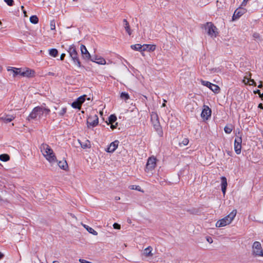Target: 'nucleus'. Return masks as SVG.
I'll list each match as a JSON object with an SVG mask.
<instances>
[{"instance_id":"40","label":"nucleus","mask_w":263,"mask_h":263,"mask_svg":"<svg viewBox=\"0 0 263 263\" xmlns=\"http://www.w3.org/2000/svg\"><path fill=\"white\" fill-rule=\"evenodd\" d=\"M4 1L9 6H12L13 5L14 2L13 0H4Z\"/></svg>"},{"instance_id":"12","label":"nucleus","mask_w":263,"mask_h":263,"mask_svg":"<svg viewBox=\"0 0 263 263\" xmlns=\"http://www.w3.org/2000/svg\"><path fill=\"white\" fill-rule=\"evenodd\" d=\"M242 139L241 137H237L234 141V149L237 154H239L241 151Z\"/></svg>"},{"instance_id":"30","label":"nucleus","mask_w":263,"mask_h":263,"mask_svg":"<svg viewBox=\"0 0 263 263\" xmlns=\"http://www.w3.org/2000/svg\"><path fill=\"white\" fill-rule=\"evenodd\" d=\"M49 55L53 57H56L58 54V51L56 49H51L49 50Z\"/></svg>"},{"instance_id":"51","label":"nucleus","mask_w":263,"mask_h":263,"mask_svg":"<svg viewBox=\"0 0 263 263\" xmlns=\"http://www.w3.org/2000/svg\"><path fill=\"white\" fill-rule=\"evenodd\" d=\"M262 82L260 81V84L258 85V87L259 88H262Z\"/></svg>"},{"instance_id":"24","label":"nucleus","mask_w":263,"mask_h":263,"mask_svg":"<svg viewBox=\"0 0 263 263\" xmlns=\"http://www.w3.org/2000/svg\"><path fill=\"white\" fill-rule=\"evenodd\" d=\"M123 25L125 29L126 30L127 33L130 35L132 34V31L130 29L129 24L126 19L123 20Z\"/></svg>"},{"instance_id":"16","label":"nucleus","mask_w":263,"mask_h":263,"mask_svg":"<svg viewBox=\"0 0 263 263\" xmlns=\"http://www.w3.org/2000/svg\"><path fill=\"white\" fill-rule=\"evenodd\" d=\"M7 70L12 72L13 77H15L17 75L21 76L22 68L8 67Z\"/></svg>"},{"instance_id":"33","label":"nucleus","mask_w":263,"mask_h":263,"mask_svg":"<svg viewBox=\"0 0 263 263\" xmlns=\"http://www.w3.org/2000/svg\"><path fill=\"white\" fill-rule=\"evenodd\" d=\"M120 97L122 99H123L125 101L129 99V95L126 92H122L120 95Z\"/></svg>"},{"instance_id":"28","label":"nucleus","mask_w":263,"mask_h":263,"mask_svg":"<svg viewBox=\"0 0 263 263\" xmlns=\"http://www.w3.org/2000/svg\"><path fill=\"white\" fill-rule=\"evenodd\" d=\"M233 127L232 125H226L224 128V130L227 134H230L233 130Z\"/></svg>"},{"instance_id":"39","label":"nucleus","mask_w":263,"mask_h":263,"mask_svg":"<svg viewBox=\"0 0 263 263\" xmlns=\"http://www.w3.org/2000/svg\"><path fill=\"white\" fill-rule=\"evenodd\" d=\"M129 188L130 189V190H137V191H140V189L141 187L138 186V185H130L129 186Z\"/></svg>"},{"instance_id":"20","label":"nucleus","mask_w":263,"mask_h":263,"mask_svg":"<svg viewBox=\"0 0 263 263\" xmlns=\"http://www.w3.org/2000/svg\"><path fill=\"white\" fill-rule=\"evenodd\" d=\"M221 190L223 194L224 195L226 191V189L227 186V179L225 177H222L221 178Z\"/></svg>"},{"instance_id":"13","label":"nucleus","mask_w":263,"mask_h":263,"mask_svg":"<svg viewBox=\"0 0 263 263\" xmlns=\"http://www.w3.org/2000/svg\"><path fill=\"white\" fill-rule=\"evenodd\" d=\"M262 249L261 243L258 241H255L252 246V254L257 256L259 251Z\"/></svg>"},{"instance_id":"45","label":"nucleus","mask_w":263,"mask_h":263,"mask_svg":"<svg viewBox=\"0 0 263 263\" xmlns=\"http://www.w3.org/2000/svg\"><path fill=\"white\" fill-rule=\"evenodd\" d=\"M188 143H189V140H188L187 139H184L182 141V144H183L184 145H186Z\"/></svg>"},{"instance_id":"5","label":"nucleus","mask_w":263,"mask_h":263,"mask_svg":"<svg viewBox=\"0 0 263 263\" xmlns=\"http://www.w3.org/2000/svg\"><path fill=\"white\" fill-rule=\"evenodd\" d=\"M151 121L153 123V126L158 134L161 136L162 135V130L159 120V118L157 114L155 112H152L151 114Z\"/></svg>"},{"instance_id":"7","label":"nucleus","mask_w":263,"mask_h":263,"mask_svg":"<svg viewBox=\"0 0 263 263\" xmlns=\"http://www.w3.org/2000/svg\"><path fill=\"white\" fill-rule=\"evenodd\" d=\"M156 158L153 156L149 157L147 161L146 167H145V172L147 173L152 174V171L155 169L156 166Z\"/></svg>"},{"instance_id":"18","label":"nucleus","mask_w":263,"mask_h":263,"mask_svg":"<svg viewBox=\"0 0 263 263\" xmlns=\"http://www.w3.org/2000/svg\"><path fill=\"white\" fill-rule=\"evenodd\" d=\"M15 118V116L12 115H5L0 117V120L8 123L12 121Z\"/></svg>"},{"instance_id":"46","label":"nucleus","mask_w":263,"mask_h":263,"mask_svg":"<svg viewBox=\"0 0 263 263\" xmlns=\"http://www.w3.org/2000/svg\"><path fill=\"white\" fill-rule=\"evenodd\" d=\"M257 256L263 257V250H262V249L258 252Z\"/></svg>"},{"instance_id":"15","label":"nucleus","mask_w":263,"mask_h":263,"mask_svg":"<svg viewBox=\"0 0 263 263\" xmlns=\"http://www.w3.org/2000/svg\"><path fill=\"white\" fill-rule=\"evenodd\" d=\"M34 75V71L33 70L29 68H26L25 69H22L21 76L25 77H32Z\"/></svg>"},{"instance_id":"42","label":"nucleus","mask_w":263,"mask_h":263,"mask_svg":"<svg viewBox=\"0 0 263 263\" xmlns=\"http://www.w3.org/2000/svg\"><path fill=\"white\" fill-rule=\"evenodd\" d=\"M113 227L115 229H118V230H119L121 228L120 225L117 223H115L113 224Z\"/></svg>"},{"instance_id":"59","label":"nucleus","mask_w":263,"mask_h":263,"mask_svg":"<svg viewBox=\"0 0 263 263\" xmlns=\"http://www.w3.org/2000/svg\"><path fill=\"white\" fill-rule=\"evenodd\" d=\"M21 8H22V10H23V9L24 8V6H22L21 7Z\"/></svg>"},{"instance_id":"22","label":"nucleus","mask_w":263,"mask_h":263,"mask_svg":"<svg viewBox=\"0 0 263 263\" xmlns=\"http://www.w3.org/2000/svg\"><path fill=\"white\" fill-rule=\"evenodd\" d=\"M156 49V45H149V44H144L143 45V51H153Z\"/></svg>"},{"instance_id":"23","label":"nucleus","mask_w":263,"mask_h":263,"mask_svg":"<svg viewBox=\"0 0 263 263\" xmlns=\"http://www.w3.org/2000/svg\"><path fill=\"white\" fill-rule=\"evenodd\" d=\"M82 226L89 233L92 234L95 236L98 235V232L92 228L85 224H82Z\"/></svg>"},{"instance_id":"49","label":"nucleus","mask_w":263,"mask_h":263,"mask_svg":"<svg viewBox=\"0 0 263 263\" xmlns=\"http://www.w3.org/2000/svg\"><path fill=\"white\" fill-rule=\"evenodd\" d=\"M110 124H111L110 127H111V129H114L116 128V126H117V123L115 125H114V123H110Z\"/></svg>"},{"instance_id":"37","label":"nucleus","mask_w":263,"mask_h":263,"mask_svg":"<svg viewBox=\"0 0 263 263\" xmlns=\"http://www.w3.org/2000/svg\"><path fill=\"white\" fill-rule=\"evenodd\" d=\"M85 97L86 96H81L80 97H79L77 100L78 101V102H79L80 103V104H82L85 100Z\"/></svg>"},{"instance_id":"4","label":"nucleus","mask_w":263,"mask_h":263,"mask_svg":"<svg viewBox=\"0 0 263 263\" xmlns=\"http://www.w3.org/2000/svg\"><path fill=\"white\" fill-rule=\"evenodd\" d=\"M67 51L74 64H76L78 67H81V64L78 57V54L76 46L73 44L71 45L68 47Z\"/></svg>"},{"instance_id":"10","label":"nucleus","mask_w":263,"mask_h":263,"mask_svg":"<svg viewBox=\"0 0 263 263\" xmlns=\"http://www.w3.org/2000/svg\"><path fill=\"white\" fill-rule=\"evenodd\" d=\"M247 12V9L243 7H240L237 8L233 14L232 20L233 21L239 18L241 16L245 14Z\"/></svg>"},{"instance_id":"56","label":"nucleus","mask_w":263,"mask_h":263,"mask_svg":"<svg viewBox=\"0 0 263 263\" xmlns=\"http://www.w3.org/2000/svg\"><path fill=\"white\" fill-rule=\"evenodd\" d=\"M49 75H50V76H53L54 75V73H52V72H49Z\"/></svg>"},{"instance_id":"3","label":"nucleus","mask_w":263,"mask_h":263,"mask_svg":"<svg viewBox=\"0 0 263 263\" xmlns=\"http://www.w3.org/2000/svg\"><path fill=\"white\" fill-rule=\"evenodd\" d=\"M237 214L236 210H233L229 215L219 220L216 223V227L220 228L230 224L234 220Z\"/></svg>"},{"instance_id":"9","label":"nucleus","mask_w":263,"mask_h":263,"mask_svg":"<svg viewBox=\"0 0 263 263\" xmlns=\"http://www.w3.org/2000/svg\"><path fill=\"white\" fill-rule=\"evenodd\" d=\"M99 123V118L97 115H92L89 116L87 120V126L88 127L96 126Z\"/></svg>"},{"instance_id":"55","label":"nucleus","mask_w":263,"mask_h":263,"mask_svg":"<svg viewBox=\"0 0 263 263\" xmlns=\"http://www.w3.org/2000/svg\"><path fill=\"white\" fill-rule=\"evenodd\" d=\"M164 103H163V104L162 105V107H165V102H166V101L164 100Z\"/></svg>"},{"instance_id":"25","label":"nucleus","mask_w":263,"mask_h":263,"mask_svg":"<svg viewBox=\"0 0 263 263\" xmlns=\"http://www.w3.org/2000/svg\"><path fill=\"white\" fill-rule=\"evenodd\" d=\"M131 48L133 50H136V51H143V45H141V44H135V45H132L130 46Z\"/></svg>"},{"instance_id":"19","label":"nucleus","mask_w":263,"mask_h":263,"mask_svg":"<svg viewBox=\"0 0 263 263\" xmlns=\"http://www.w3.org/2000/svg\"><path fill=\"white\" fill-rule=\"evenodd\" d=\"M118 143L119 142L118 141L111 142L107 148V151L109 153L114 152L118 147Z\"/></svg>"},{"instance_id":"38","label":"nucleus","mask_w":263,"mask_h":263,"mask_svg":"<svg viewBox=\"0 0 263 263\" xmlns=\"http://www.w3.org/2000/svg\"><path fill=\"white\" fill-rule=\"evenodd\" d=\"M80 144L83 148H86L89 147V142L87 141L84 143H80Z\"/></svg>"},{"instance_id":"48","label":"nucleus","mask_w":263,"mask_h":263,"mask_svg":"<svg viewBox=\"0 0 263 263\" xmlns=\"http://www.w3.org/2000/svg\"><path fill=\"white\" fill-rule=\"evenodd\" d=\"M206 240L210 243H211L213 242V239L211 237H206Z\"/></svg>"},{"instance_id":"57","label":"nucleus","mask_w":263,"mask_h":263,"mask_svg":"<svg viewBox=\"0 0 263 263\" xmlns=\"http://www.w3.org/2000/svg\"><path fill=\"white\" fill-rule=\"evenodd\" d=\"M52 263H59V262L57 260L53 261Z\"/></svg>"},{"instance_id":"58","label":"nucleus","mask_w":263,"mask_h":263,"mask_svg":"<svg viewBox=\"0 0 263 263\" xmlns=\"http://www.w3.org/2000/svg\"><path fill=\"white\" fill-rule=\"evenodd\" d=\"M23 12H24V13L25 14V15H26V12L25 10H23Z\"/></svg>"},{"instance_id":"53","label":"nucleus","mask_w":263,"mask_h":263,"mask_svg":"<svg viewBox=\"0 0 263 263\" xmlns=\"http://www.w3.org/2000/svg\"><path fill=\"white\" fill-rule=\"evenodd\" d=\"M115 199L116 200H119L120 199V198L119 197L116 196V197H115Z\"/></svg>"},{"instance_id":"36","label":"nucleus","mask_w":263,"mask_h":263,"mask_svg":"<svg viewBox=\"0 0 263 263\" xmlns=\"http://www.w3.org/2000/svg\"><path fill=\"white\" fill-rule=\"evenodd\" d=\"M50 26L51 30H53L55 29V22L54 20H52L50 21Z\"/></svg>"},{"instance_id":"31","label":"nucleus","mask_w":263,"mask_h":263,"mask_svg":"<svg viewBox=\"0 0 263 263\" xmlns=\"http://www.w3.org/2000/svg\"><path fill=\"white\" fill-rule=\"evenodd\" d=\"M71 106L73 108L80 109L81 108V104H80L77 99L72 103Z\"/></svg>"},{"instance_id":"35","label":"nucleus","mask_w":263,"mask_h":263,"mask_svg":"<svg viewBox=\"0 0 263 263\" xmlns=\"http://www.w3.org/2000/svg\"><path fill=\"white\" fill-rule=\"evenodd\" d=\"M66 111H67V108L66 107H62L61 108V109L60 110V111L59 112V115L60 116H63L65 114Z\"/></svg>"},{"instance_id":"43","label":"nucleus","mask_w":263,"mask_h":263,"mask_svg":"<svg viewBox=\"0 0 263 263\" xmlns=\"http://www.w3.org/2000/svg\"><path fill=\"white\" fill-rule=\"evenodd\" d=\"M250 85H254L255 86L256 85V82L254 81L253 79H251L249 81V83L248 84Z\"/></svg>"},{"instance_id":"47","label":"nucleus","mask_w":263,"mask_h":263,"mask_svg":"<svg viewBox=\"0 0 263 263\" xmlns=\"http://www.w3.org/2000/svg\"><path fill=\"white\" fill-rule=\"evenodd\" d=\"M254 39H258L259 37V34L258 33H254L253 35Z\"/></svg>"},{"instance_id":"44","label":"nucleus","mask_w":263,"mask_h":263,"mask_svg":"<svg viewBox=\"0 0 263 263\" xmlns=\"http://www.w3.org/2000/svg\"><path fill=\"white\" fill-rule=\"evenodd\" d=\"M249 0H243V2H242L241 4V7H242L243 6H245L248 2Z\"/></svg>"},{"instance_id":"8","label":"nucleus","mask_w":263,"mask_h":263,"mask_svg":"<svg viewBox=\"0 0 263 263\" xmlns=\"http://www.w3.org/2000/svg\"><path fill=\"white\" fill-rule=\"evenodd\" d=\"M200 82L202 85L209 88L214 93H217L219 92L220 88L218 85L211 83L209 81H206L202 80H201Z\"/></svg>"},{"instance_id":"52","label":"nucleus","mask_w":263,"mask_h":263,"mask_svg":"<svg viewBox=\"0 0 263 263\" xmlns=\"http://www.w3.org/2000/svg\"><path fill=\"white\" fill-rule=\"evenodd\" d=\"M258 107L263 109V106H262V104H261V103H260V104L258 105Z\"/></svg>"},{"instance_id":"29","label":"nucleus","mask_w":263,"mask_h":263,"mask_svg":"<svg viewBox=\"0 0 263 263\" xmlns=\"http://www.w3.org/2000/svg\"><path fill=\"white\" fill-rule=\"evenodd\" d=\"M10 159V157L7 154L0 155V160L4 162H6Z\"/></svg>"},{"instance_id":"6","label":"nucleus","mask_w":263,"mask_h":263,"mask_svg":"<svg viewBox=\"0 0 263 263\" xmlns=\"http://www.w3.org/2000/svg\"><path fill=\"white\" fill-rule=\"evenodd\" d=\"M207 34L212 38L216 37L218 34V29L211 22H208L204 25Z\"/></svg>"},{"instance_id":"17","label":"nucleus","mask_w":263,"mask_h":263,"mask_svg":"<svg viewBox=\"0 0 263 263\" xmlns=\"http://www.w3.org/2000/svg\"><path fill=\"white\" fill-rule=\"evenodd\" d=\"M91 61L100 65H105L106 64L105 60L101 57L95 56Z\"/></svg>"},{"instance_id":"27","label":"nucleus","mask_w":263,"mask_h":263,"mask_svg":"<svg viewBox=\"0 0 263 263\" xmlns=\"http://www.w3.org/2000/svg\"><path fill=\"white\" fill-rule=\"evenodd\" d=\"M59 166L63 170H66L68 167L67 163L65 160L59 161L58 163Z\"/></svg>"},{"instance_id":"54","label":"nucleus","mask_w":263,"mask_h":263,"mask_svg":"<svg viewBox=\"0 0 263 263\" xmlns=\"http://www.w3.org/2000/svg\"><path fill=\"white\" fill-rule=\"evenodd\" d=\"M4 256V255L0 252V259H1Z\"/></svg>"},{"instance_id":"34","label":"nucleus","mask_w":263,"mask_h":263,"mask_svg":"<svg viewBox=\"0 0 263 263\" xmlns=\"http://www.w3.org/2000/svg\"><path fill=\"white\" fill-rule=\"evenodd\" d=\"M117 120V117L114 115H111L109 117V123H114Z\"/></svg>"},{"instance_id":"32","label":"nucleus","mask_w":263,"mask_h":263,"mask_svg":"<svg viewBox=\"0 0 263 263\" xmlns=\"http://www.w3.org/2000/svg\"><path fill=\"white\" fill-rule=\"evenodd\" d=\"M30 21L31 23L36 24L39 22V19L36 15H32L30 17Z\"/></svg>"},{"instance_id":"26","label":"nucleus","mask_w":263,"mask_h":263,"mask_svg":"<svg viewBox=\"0 0 263 263\" xmlns=\"http://www.w3.org/2000/svg\"><path fill=\"white\" fill-rule=\"evenodd\" d=\"M251 73L250 72L247 73L246 76L244 77L243 82L245 84H248L249 82V81L251 80Z\"/></svg>"},{"instance_id":"21","label":"nucleus","mask_w":263,"mask_h":263,"mask_svg":"<svg viewBox=\"0 0 263 263\" xmlns=\"http://www.w3.org/2000/svg\"><path fill=\"white\" fill-rule=\"evenodd\" d=\"M153 248L149 246L143 250V254L146 257H152L153 255L152 253Z\"/></svg>"},{"instance_id":"41","label":"nucleus","mask_w":263,"mask_h":263,"mask_svg":"<svg viewBox=\"0 0 263 263\" xmlns=\"http://www.w3.org/2000/svg\"><path fill=\"white\" fill-rule=\"evenodd\" d=\"M254 93L255 94H256V93L258 94V95H259V97H260V98H261L262 99V98H263V93H260V90L257 89V90H254Z\"/></svg>"},{"instance_id":"1","label":"nucleus","mask_w":263,"mask_h":263,"mask_svg":"<svg viewBox=\"0 0 263 263\" xmlns=\"http://www.w3.org/2000/svg\"><path fill=\"white\" fill-rule=\"evenodd\" d=\"M50 110L47 108L45 105H41L34 108L31 112L27 119L30 120L31 119H40L43 116L46 117L47 115L49 114Z\"/></svg>"},{"instance_id":"60","label":"nucleus","mask_w":263,"mask_h":263,"mask_svg":"<svg viewBox=\"0 0 263 263\" xmlns=\"http://www.w3.org/2000/svg\"><path fill=\"white\" fill-rule=\"evenodd\" d=\"M2 24V22L0 21V25Z\"/></svg>"},{"instance_id":"14","label":"nucleus","mask_w":263,"mask_h":263,"mask_svg":"<svg viewBox=\"0 0 263 263\" xmlns=\"http://www.w3.org/2000/svg\"><path fill=\"white\" fill-rule=\"evenodd\" d=\"M80 50L82 57L84 59L86 60H89L90 59V54L89 52L88 51L85 45H81L80 46Z\"/></svg>"},{"instance_id":"50","label":"nucleus","mask_w":263,"mask_h":263,"mask_svg":"<svg viewBox=\"0 0 263 263\" xmlns=\"http://www.w3.org/2000/svg\"><path fill=\"white\" fill-rule=\"evenodd\" d=\"M65 56V53H62L61 55V57H60V60H64V58Z\"/></svg>"},{"instance_id":"11","label":"nucleus","mask_w":263,"mask_h":263,"mask_svg":"<svg viewBox=\"0 0 263 263\" xmlns=\"http://www.w3.org/2000/svg\"><path fill=\"white\" fill-rule=\"evenodd\" d=\"M211 116V110L207 105L203 106L201 117L203 120H208Z\"/></svg>"},{"instance_id":"2","label":"nucleus","mask_w":263,"mask_h":263,"mask_svg":"<svg viewBox=\"0 0 263 263\" xmlns=\"http://www.w3.org/2000/svg\"><path fill=\"white\" fill-rule=\"evenodd\" d=\"M40 148L43 156L50 163L57 162V158L53 151L48 144H42Z\"/></svg>"}]
</instances>
